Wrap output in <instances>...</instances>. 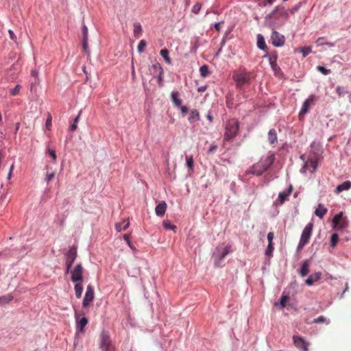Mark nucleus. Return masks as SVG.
<instances>
[{
  "label": "nucleus",
  "instance_id": "12",
  "mask_svg": "<svg viewBox=\"0 0 351 351\" xmlns=\"http://www.w3.org/2000/svg\"><path fill=\"white\" fill-rule=\"evenodd\" d=\"M315 97L311 95L302 104V109L299 113V117L304 115L310 109V108L315 105Z\"/></svg>",
  "mask_w": 351,
  "mask_h": 351
},
{
  "label": "nucleus",
  "instance_id": "27",
  "mask_svg": "<svg viewBox=\"0 0 351 351\" xmlns=\"http://www.w3.org/2000/svg\"><path fill=\"white\" fill-rule=\"evenodd\" d=\"M82 282H78L75 285L74 290L77 298H80L83 292Z\"/></svg>",
  "mask_w": 351,
  "mask_h": 351
},
{
  "label": "nucleus",
  "instance_id": "45",
  "mask_svg": "<svg viewBox=\"0 0 351 351\" xmlns=\"http://www.w3.org/2000/svg\"><path fill=\"white\" fill-rule=\"evenodd\" d=\"M54 176H55L54 172L47 173L45 180L47 182V183L48 184L54 178Z\"/></svg>",
  "mask_w": 351,
  "mask_h": 351
},
{
  "label": "nucleus",
  "instance_id": "44",
  "mask_svg": "<svg viewBox=\"0 0 351 351\" xmlns=\"http://www.w3.org/2000/svg\"><path fill=\"white\" fill-rule=\"evenodd\" d=\"M274 250L273 244L268 243L267 248L265 251V254L268 256H270L272 254Z\"/></svg>",
  "mask_w": 351,
  "mask_h": 351
},
{
  "label": "nucleus",
  "instance_id": "62",
  "mask_svg": "<svg viewBox=\"0 0 351 351\" xmlns=\"http://www.w3.org/2000/svg\"><path fill=\"white\" fill-rule=\"evenodd\" d=\"M324 45H328V46H330V47H333V46H334V44H333V43H328V42L324 43Z\"/></svg>",
  "mask_w": 351,
  "mask_h": 351
},
{
  "label": "nucleus",
  "instance_id": "56",
  "mask_svg": "<svg viewBox=\"0 0 351 351\" xmlns=\"http://www.w3.org/2000/svg\"><path fill=\"white\" fill-rule=\"evenodd\" d=\"M162 75L163 74L157 75L155 77L158 79V82L160 86H162Z\"/></svg>",
  "mask_w": 351,
  "mask_h": 351
},
{
  "label": "nucleus",
  "instance_id": "64",
  "mask_svg": "<svg viewBox=\"0 0 351 351\" xmlns=\"http://www.w3.org/2000/svg\"><path fill=\"white\" fill-rule=\"evenodd\" d=\"M206 90V88L205 87H200L198 88V90L199 92H202V91H204Z\"/></svg>",
  "mask_w": 351,
  "mask_h": 351
},
{
  "label": "nucleus",
  "instance_id": "34",
  "mask_svg": "<svg viewBox=\"0 0 351 351\" xmlns=\"http://www.w3.org/2000/svg\"><path fill=\"white\" fill-rule=\"evenodd\" d=\"M82 114V110L79 112L77 116L75 118L73 124L70 126V130L71 131H75L77 128V123L80 120V115Z\"/></svg>",
  "mask_w": 351,
  "mask_h": 351
},
{
  "label": "nucleus",
  "instance_id": "49",
  "mask_svg": "<svg viewBox=\"0 0 351 351\" xmlns=\"http://www.w3.org/2000/svg\"><path fill=\"white\" fill-rule=\"evenodd\" d=\"M51 124H52V117L49 114L46 120V123H45V125H46V128L49 130L51 126Z\"/></svg>",
  "mask_w": 351,
  "mask_h": 351
},
{
  "label": "nucleus",
  "instance_id": "28",
  "mask_svg": "<svg viewBox=\"0 0 351 351\" xmlns=\"http://www.w3.org/2000/svg\"><path fill=\"white\" fill-rule=\"evenodd\" d=\"M129 225H130V223H129L128 220L124 219L121 223H117L115 224V228L118 232H120L123 230L127 229L128 228Z\"/></svg>",
  "mask_w": 351,
  "mask_h": 351
},
{
  "label": "nucleus",
  "instance_id": "15",
  "mask_svg": "<svg viewBox=\"0 0 351 351\" xmlns=\"http://www.w3.org/2000/svg\"><path fill=\"white\" fill-rule=\"evenodd\" d=\"M293 191V186L292 185H290L289 187L285 191L280 192L278 195V201L279 204L282 205L283 204L285 201L287 200L289 196L291 195V192Z\"/></svg>",
  "mask_w": 351,
  "mask_h": 351
},
{
  "label": "nucleus",
  "instance_id": "16",
  "mask_svg": "<svg viewBox=\"0 0 351 351\" xmlns=\"http://www.w3.org/2000/svg\"><path fill=\"white\" fill-rule=\"evenodd\" d=\"M265 58H267L271 65V67L274 71H276L277 69H280L277 64V54L275 53L274 54H269L267 53L265 56Z\"/></svg>",
  "mask_w": 351,
  "mask_h": 351
},
{
  "label": "nucleus",
  "instance_id": "6",
  "mask_svg": "<svg viewBox=\"0 0 351 351\" xmlns=\"http://www.w3.org/2000/svg\"><path fill=\"white\" fill-rule=\"evenodd\" d=\"M77 247L73 245L65 255L66 273H69L71 270L72 265L77 258Z\"/></svg>",
  "mask_w": 351,
  "mask_h": 351
},
{
  "label": "nucleus",
  "instance_id": "14",
  "mask_svg": "<svg viewBox=\"0 0 351 351\" xmlns=\"http://www.w3.org/2000/svg\"><path fill=\"white\" fill-rule=\"evenodd\" d=\"M75 317L77 321V330L81 332H83L85 326L88 324V319L85 317L80 319V315L77 313L75 314Z\"/></svg>",
  "mask_w": 351,
  "mask_h": 351
},
{
  "label": "nucleus",
  "instance_id": "19",
  "mask_svg": "<svg viewBox=\"0 0 351 351\" xmlns=\"http://www.w3.org/2000/svg\"><path fill=\"white\" fill-rule=\"evenodd\" d=\"M322 277L321 272H317L310 275L306 280L305 283L307 285H312L314 282H317Z\"/></svg>",
  "mask_w": 351,
  "mask_h": 351
},
{
  "label": "nucleus",
  "instance_id": "9",
  "mask_svg": "<svg viewBox=\"0 0 351 351\" xmlns=\"http://www.w3.org/2000/svg\"><path fill=\"white\" fill-rule=\"evenodd\" d=\"M271 30H272V34L271 35V40L272 44L275 47H278L283 46L285 43V36L282 34L278 32L277 31H276L275 29H271Z\"/></svg>",
  "mask_w": 351,
  "mask_h": 351
},
{
  "label": "nucleus",
  "instance_id": "63",
  "mask_svg": "<svg viewBox=\"0 0 351 351\" xmlns=\"http://www.w3.org/2000/svg\"><path fill=\"white\" fill-rule=\"evenodd\" d=\"M19 127H20V123H17L16 124V129H15V131L17 132L19 129Z\"/></svg>",
  "mask_w": 351,
  "mask_h": 351
},
{
  "label": "nucleus",
  "instance_id": "23",
  "mask_svg": "<svg viewBox=\"0 0 351 351\" xmlns=\"http://www.w3.org/2000/svg\"><path fill=\"white\" fill-rule=\"evenodd\" d=\"M327 212L328 209L323 204H319L315 211V215L322 219Z\"/></svg>",
  "mask_w": 351,
  "mask_h": 351
},
{
  "label": "nucleus",
  "instance_id": "20",
  "mask_svg": "<svg viewBox=\"0 0 351 351\" xmlns=\"http://www.w3.org/2000/svg\"><path fill=\"white\" fill-rule=\"evenodd\" d=\"M180 96V93L178 90H173L171 95V101L176 107H180L182 104V99Z\"/></svg>",
  "mask_w": 351,
  "mask_h": 351
},
{
  "label": "nucleus",
  "instance_id": "32",
  "mask_svg": "<svg viewBox=\"0 0 351 351\" xmlns=\"http://www.w3.org/2000/svg\"><path fill=\"white\" fill-rule=\"evenodd\" d=\"M343 213L340 212L337 215H336L332 219V223L334 227H337L340 223V221L342 220Z\"/></svg>",
  "mask_w": 351,
  "mask_h": 351
},
{
  "label": "nucleus",
  "instance_id": "46",
  "mask_svg": "<svg viewBox=\"0 0 351 351\" xmlns=\"http://www.w3.org/2000/svg\"><path fill=\"white\" fill-rule=\"evenodd\" d=\"M82 47H83V50L85 53H89V50H88V40H82Z\"/></svg>",
  "mask_w": 351,
  "mask_h": 351
},
{
  "label": "nucleus",
  "instance_id": "8",
  "mask_svg": "<svg viewBox=\"0 0 351 351\" xmlns=\"http://www.w3.org/2000/svg\"><path fill=\"white\" fill-rule=\"evenodd\" d=\"M71 280L74 282H82L83 280V267L82 264H77L73 270L71 271Z\"/></svg>",
  "mask_w": 351,
  "mask_h": 351
},
{
  "label": "nucleus",
  "instance_id": "33",
  "mask_svg": "<svg viewBox=\"0 0 351 351\" xmlns=\"http://www.w3.org/2000/svg\"><path fill=\"white\" fill-rule=\"evenodd\" d=\"M200 75L203 77H206L210 73L208 66L206 64H204L199 68Z\"/></svg>",
  "mask_w": 351,
  "mask_h": 351
},
{
  "label": "nucleus",
  "instance_id": "61",
  "mask_svg": "<svg viewBox=\"0 0 351 351\" xmlns=\"http://www.w3.org/2000/svg\"><path fill=\"white\" fill-rule=\"evenodd\" d=\"M14 169V164L12 165V166L10 167V172L8 173V178H10V176H11V174H12V171Z\"/></svg>",
  "mask_w": 351,
  "mask_h": 351
},
{
  "label": "nucleus",
  "instance_id": "54",
  "mask_svg": "<svg viewBox=\"0 0 351 351\" xmlns=\"http://www.w3.org/2000/svg\"><path fill=\"white\" fill-rule=\"evenodd\" d=\"M49 154L50 156H51L53 158V160L56 161V158H57L56 154V151L55 150H50L49 149Z\"/></svg>",
  "mask_w": 351,
  "mask_h": 351
},
{
  "label": "nucleus",
  "instance_id": "53",
  "mask_svg": "<svg viewBox=\"0 0 351 351\" xmlns=\"http://www.w3.org/2000/svg\"><path fill=\"white\" fill-rule=\"evenodd\" d=\"M311 52V47H307L305 49H303L302 50V53H303V56L305 57L306 56L308 53H310Z\"/></svg>",
  "mask_w": 351,
  "mask_h": 351
},
{
  "label": "nucleus",
  "instance_id": "38",
  "mask_svg": "<svg viewBox=\"0 0 351 351\" xmlns=\"http://www.w3.org/2000/svg\"><path fill=\"white\" fill-rule=\"evenodd\" d=\"M146 45H147L146 41L145 40H141L138 45V51L139 53L143 52Z\"/></svg>",
  "mask_w": 351,
  "mask_h": 351
},
{
  "label": "nucleus",
  "instance_id": "41",
  "mask_svg": "<svg viewBox=\"0 0 351 351\" xmlns=\"http://www.w3.org/2000/svg\"><path fill=\"white\" fill-rule=\"evenodd\" d=\"M317 71H319V72H321L324 75H328V74H329L330 73V69H326L325 67H324L322 66H318L317 67Z\"/></svg>",
  "mask_w": 351,
  "mask_h": 351
},
{
  "label": "nucleus",
  "instance_id": "18",
  "mask_svg": "<svg viewBox=\"0 0 351 351\" xmlns=\"http://www.w3.org/2000/svg\"><path fill=\"white\" fill-rule=\"evenodd\" d=\"M268 141L273 147L278 143L277 133L275 129H271L268 132Z\"/></svg>",
  "mask_w": 351,
  "mask_h": 351
},
{
  "label": "nucleus",
  "instance_id": "30",
  "mask_svg": "<svg viewBox=\"0 0 351 351\" xmlns=\"http://www.w3.org/2000/svg\"><path fill=\"white\" fill-rule=\"evenodd\" d=\"M13 300V296L10 294L0 297V305L3 306L8 304Z\"/></svg>",
  "mask_w": 351,
  "mask_h": 351
},
{
  "label": "nucleus",
  "instance_id": "3",
  "mask_svg": "<svg viewBox=\"0 0 351 351\" xmlns=\"http://www.w3.org/2000/svg\"><path fill=\"white\" fill-rule=\"evenodd\" d=\"M239 132V122L235 119H229L225 124L224 141H232Z\"/></svg>",
  "mask_w": 351,
  "mask_h": 351
},
{
  "label": "nucleus",
  "instance_id": "57",
  "mask_svg": "<svg viewBox=\"0 0 351 351\" xmlns=\"http://www.w3.org/2000/svg\"><path fill=\"white\" fill-rule=\"evenodd\" d=\"M180 110H181L182 112L184 114H186V113H187V112H188V108H187L186 106H182V105H181V106H180Z\"/></svg>",
  "mask_w": 351,
  "mask_h": 351
},
{
  "label": "nucleus",
  "instance_id": "40",
  "mask_svg": "<svg viewBox=\"0 0 351 351\" xmlns=\"http://www.w3.org/2000/svg\"><path fill=\"white\" fill-rule=\"evenodd\" d=\"M201 7L202 4L200 3H196L192 8V12L194 14H197L200 11Z\"/></svg>",
  "mask_w": 351,
  "mask_h": 351
},
{
  "label": "nucleus",
  "instance_id": "10",
  "mask_svg": "<svg viewBox=\"0 0 351 351\" xmlns=\"http://www.w3.org/2000/svg\"><path fill=\"white\" fill-rule=\"evenodd\" d=\"M94 289L92 285H88L86 287V291L85 293V296L83 300L82 305L84 307H86L90 305V304L94 300Z\"/></svg>",
  "mask_w": 351,
  "mask_h": 351
},
{
  "label": "nucleus",
  "instance_id": "2",
  "mask_svg": "<svg viewBox=\"0 0 351 351\" xmlns=\"http://www.w3.org/2000/svg\"><path fill=\"white\" fill-rule=\"evenodd\" d=\"M275 156L270 154L265 158H261L258 162L252 165L246 173L260 176L266 171L274 162Z\"/></svg>",
  "mask_w": 351,
  "mask_h": 351
},
{
  "label": "nucleus",
  "instance_id": "42",
  "mask_svg": "<svg viewBox=\"0 0 351 351\" xmlns=\"http://www.w3.org/2000/svg\"><path fill=\"white\" fill-rule=\"evenodd\" d=\"M313 323H324L326 322L327 324L329 323V322H326V319L324 316H319L317 318H315L313 319Z\"/></svg>",
  "mask_w": 351,
  "mask_h": 351
},
{
  "label": "nucleus",
  "instance_id": "48",
  "mask_svg": "<svg viewBox=\"0 0 351 351\" xmlns=\"http://www.w3.org/2000/svg\"><path fill=\"white\" fill-rule=\"evenodd\" d=\"M21 88V85H16V87L11 90V94L12 95H18L19 93V92H20Z\"/></svg>",
  "mask_w": 351,
  "mask_h": 351
},
{
  "label": "nucleus",
  "instance_id": "52",
  "mask_svg": "<svg viewBox=\"0 0 351 351\" xmlns=\"http://www.w3.org/2000/svg\"><path fill=\"white\" fill-rule=\"evenodd\" d=\"M324 37H319L317 38V40H316V44L319 46V45H324Z\"/></svg>",
  "mask_w": 351,
  "mask_h": 351
},
{
  "label": "nucleus",
  "instance_id": "47",
  "mask_svg": "<svg viewBox=\"0 0 351 351\" xmlns=\"http://www.w3.org/2000/svg\"><path fill=\"white\" fill-rule=\"evenodd\" d=\"M82 34H83V39L88 40V28L84 24L83 25V27H82Z\"/></svg>",
  "mask_w": 351,
  "mask_h": 351
},
{
  "label": "nucleus",
  "instance_id": "39",
  "mask_svg": "<svg viewBox=\"0 0 351 351\" xmlns=\"http://www.w3.org/2000/svg\"><path fill=\"white\" fill-rule=\"evenodd\" d=\"M186 165H187L188 167L192 169L193 168V156L186 155Z\"/></svg>",
  "mask_w": 351,
  "mask_h": 351
},
{
  "label": "nucleus",
  "instance_id": "5",
  "mask_svg": "<svg viewBox=\"0 0 351 351\" xmlns=\"http://www.w3.org/2000/svg\"><path fill=\"white\" fill-rule=\"evenodd\" d=\"M313 227V224L312 223H309L305 226L300 237V240L298 247V249H302L304 246L308 243V241L312 233Z\"/></svg>",
  "mask_w": 351,
  "mask_h": 351
},
{
  "label": "nucleus",
  "instance_id": "1",
  "mask_svg": "<svg viewBox=\"0 0 351 351\" xmlns=\"http://www.w3.org/2000/svg\"><path fill=\"white\" fill-rule=\"evenodd\" d=\"M289 17L287 10L284 6L277 5L265 17V23L271 29L281 26Z\"/></svg>",
  "mask_w": 351,
  "mask_h": 351
},
{
  "label": "nucleus",
  "instance_id": "55",
  "mask_svg": "<svg viewBox=\"0 0 351 351\" xmlns=\"http://www.w3.org/2000/svg\"><path fill=\"white\" fill-rule=\"evenodd\" d=\"M8 32H9V34H10V38H11L12 40L16 41V35L14 34L13 31H12V30H9V31H8Z\"/></svg>",
  "mask_w": 351,
  "mask_h": 351
},
{
  "label": "nucleus",
  "instance_id": "37",
  "mask_svg": "<svg viewBox=\"0 0 351 351\" xmlns=\"http://www.w3.org/2000/svg\"><path fill=\"white\" fill-rule=\"evenodd\" d=\"M163 226L166 230H175L176 228V226L171 224L169 220L163 221Z\"/></svg>",
  "mask_w": 351,
  "mask_h": 351
},
{
  "label": "nucleus",
  "instance_id": "51",
  "mask_svg": "<svg viewBox=\"0 0 351 351\" xmlns=\"http://www.w3.org/2000/svg\"><path fill=\"white\" fill-rule=\"evenodd\" d=\"M273 239H274V233L271 232H269L267 234V240H268L269 243L273 244V243H272Z\"/></svg>",
  "mask_w": 351,
  "mask_h": 351
},
{
  "label": "nucleus",
  "instance_id": "11",
  "mask_svg": "<svg viewBox=\"0 0 351 351\" xmlns=\"http://www.w3.org/2000/svg\"><path fill=\"white\" fill-rule=\"evenodd\" d=\"M293 343L301 351H308L309 343L300 336H293Z\"/></svg>",
  "mask_w": 351,
  "mask_h": 351
},
{
  "label": "nucleus",
  "instance_id": "35",
  "mask_svg": "<svg viewBox=\"0 0 351 351\" xmlns=\"http://www.w3.org/2000/svg\"><path fill=\"white\" fill-rule=\"evenodd\" d=\"M306 165L312 168L313 171H315L317 166V162L316 160L314 159H309L306 161Z\"/></svg>",
  "mask_w": 351,
  "mask_h": 351
},
{
  "label": "nucleus",
  "instance_id": "50",
  "mask_svg": "<svg viewBox=\"0 0 351 351\" xmlns=\"http://www.w3.org/2000/svg\"><path fill=\"white\" fill-rule=\"evenodd\" d=\"M347 226V221L345 219H342V220L340 221V223L337 226L339 229H343L346 228Z\"/></svg>",
  "mask_w": 351,
  "mask_h": 351
},
{
  "label": "nucleus",
  "instance_id": "59",
  "mask_svg": "<svg viewBox=\"0 0 351 351\" xmlns=\"http://www.w3.org/2000/svg\"><path fill=\"white\" fill-rule=\"evenodd\" d=\"M267 4H268V3H267V0H263V1L261 3H260V5L263 6V7L267 6Z\"/></svg>",
  "mask_w": 351,
  "mask_h": 351
},
{
  "label": "nucleus",
  "instance_id": "25",
  "mask_svg": "<svg viewBox=\"0 0 351 351\" xmlns=\"http://www.w3.org/2000/svg\"><path fill=\"white\" fill-rule=\"evenodd\" d=\"M199 119V114L197 110H192L189 117V121L190 123H194Z\"/></svg>",
  "mask_w": 351,
  "mask_h": 351
},
{
  "label": "nucleus",
  "instance_id": "21",
  "mask_svg": "<svg viewBox=\"0 0 351 351\" xmlns=\"http://www.w3.org/2000/svg\"><path fill=\"white\" fill-rule=\"evenodd\" d=\"M309 266L310 263L308 260H306L304 262H302L301 265V269L300 271V274L301 276L304 277L306 276L308 272H309Z\"/></svg>",
  "mask_w": 351,
  "mask_h": 351
},
{
  "label": "nucleus",
  "instance_id": "29",
  "mask_svg": "<svg viewBox=\"0 0 351 351\" xmlns=\"http://www.w3.org/2000/svg\"><path fill=\"white\" fill-rule=\"evenodd\" d=\"M160 55L164 58L165 62L168 64H171V60L169 56V50L167 49H162L160 50Z\"/></svg>",
  "mask_w": 351,
  "mask_h": 351
},
{
  "label": "nucleus",
  "instance_id": "17",
  "mask_svg": "<svg viewBox=\"0 0 351 351\" xmlns=\"http://www.w3.org/2000/svg\"><path fill=\"white\" fill-rule=\"evenodd\" d=\"M167 207V206L165 201L160 202L155 208L156 215L159 217L163 216L165 214Z\"/></svg>",
  "mask_w": 351,
  "mask_h": 351
},
{
  "label": "nucleus",
  "instance_id": "13",
  "mask_svg": "<svg viewBox=\"0 0 351 351\" xmlns=\"http://www.w3.org/2000/svg\"><path fill=\"white\" fill-rule=\"evenodd\" d=\"M231 247L232 246L230 245H228L223 248L217 247L215 256L219 259V261H221L232 250Z\"/></svg>",
  "mask_w": 351,
  "mask_h": 351
},
{
  "label": "nucleus",
  "instance_id": "58",
  "mask_svg": "<svg viewBox=\"0 0 351 351\" xmlns=\"http://www.w3.org/2000/svg\"><path fill=\"white\" fill-rule=\"evenodd\" d=\"M223 23V22H219L215 24V28L217 31H219L221 24Z\"/></svg>",
  "mask_w": 351,
  "mask_h": 351
},
{
  "label": "nucleus",
  "instance_id": "31",
  "mask_svg": "<svg viewBox=\"0 0 351 351\" xmlns=\"http://www.w3.org/2000/svg\"><path fill=\"white\" fill-rule=\"evenodd\" d=\"M142 32V27L140 23H136L134 24V36L136 38H139Z\"/></svg>",
  "mask_w": 351,
  "mask_h": 351
},
{
  "label": "nucleus",
  "instance_id": "7",
  "mask_svg": "<svg viewBox=\"0 0 351 351\" xmlns=\"http://www.w3.org/2000/svg\"><path fill=\"white\" fill-rule=\"evenodd\" d=\"M99 347L102 351H114V348L111 343V340L108 332H102L101 333Z\"/></svg>",
  "mask_w": 351,
  "mask_h": 351
},
{
  "label": "nucleus",
  "instance_id": "4",
  "mask_svg": "<svg viewBox=\"0 0 351 351\" xmlns=\"http://www.w3.org/2000/svg\"><path fill=\"white\" fill-rule=\"evenodd\" d=\"M252 77V73L246 71L233 74V79L238 88H241L243 85L249 84Z\"/></svg>",
  "mask_w": 351,
  "mask_h": 351
},
{
  "label": "nucleus",
  "instance_id": "60",
  "mask_svg": "<svg viewBox=\"0 0 351 351\" xmlns=\"http://www.w3.org/2000/svg\"><path fill=\"white\" fill-rule=\"evenodd\" d=\"M206 118L210 121V122L213 121V116L210 113L206 115Z\"/></svg>",
  "mask_w": 351,
  "mask_h": 351
},
{
  "label": "nucleus",
  "instance_id": "36",
  "mask_svg": "<svg viewBox=\"0 0 351 351\" xmlns=\"http://www.w3.org/2000/svg\"><path fill=\"white\" fill-rule=\"evenodd\" d=\"M339 241V236L337 233H334L331 236L330 246L335 247Z\"/></svg>",
  "mask_w": 351,
  "mask_h": 351
},
{
  "label": "nucleus",
  "instance_id": "26",
  "mask_svg": "<svg viewBox=\"0 0 351 351\" xmlns=\"http://www.w3.org/2000/svg\"><path fill=\"white\" fill-rule=\"evenodd\" d=\"M257 46L259 49L262 50H266L267 48V45L265 42V38L261 34H258L257 36Z\"/></svg>",
  "mask_w": 351,
  "mask_h": 351
},
{
  "label": "nucleus",
  "instance_id": "22",
  "mask_svg": "<svg viewBox=\"0 0 351 351\" xmlns=\"http://www.w3.org/2000/svg\"><path fill=\"white\" fill-rule=\"evenodd\" d=\"M350 188H351V182L346 181L337 186V188L335 189V192L337 193H339L343 191L348 190Z\"/></svg>",
  "mask_w": 351,
  "mask_h": 351
},
{
  "label": "nucleus",
  "instance_id": "24",
  "mask_svg": "<svg viewBox=\"0 0 351 351\" xmlns=\"http://www.w3.org/2000/svg\"><path fill=\"white\" fill-rule=\"evenodd\" d=\"M151 71L154 76L163 74V69L160 64L158 62H156L152 66Z\"/></svg>",
  "mask_w": 351,
  "mask_h": 351
},
{
  "label": "nucleus",
  "instance_id": "43",
  "mask_svg": "<svg viewBox=\"0 0 351 351\" xmlns=\"http://www.w3.org/2000/svg\"><path fill=\"white\" fill-rule=\"evenodd\" d=\"M288 300H289V296L285 295H282L280 302V305L282 308L286 306V304H287V302Z\"/></svg>",
  "mask_w": 351,
  "mask_h": 351
}]
</instances>
